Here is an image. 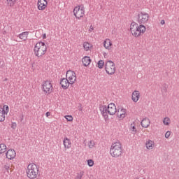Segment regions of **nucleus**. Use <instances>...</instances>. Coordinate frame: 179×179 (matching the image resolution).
<instances>
[{
	"label": "nucleus",
	"instance_id": "nucleus-1",
	"mask_svg": "<svg viewBox=\"0 0 179 179\" xmlns=\"http://www.w3.org/2000/svg\"><path fill=\"white\" fill-rule=\"evenodd\" d=\"M99 110L105 120H108V114L109 115H114L115 113L118 118L123 120V118H125V114L127 113V110L124 108H122L120 113V109L117 110V106L113 103H110L108 107L106 105H100Z\"/></svg>",
	"mask_w": 179,
	"mask_h": 179
},
{
	"label": "nucleus",
	"instance_id": "nucleus-2",
	"mask_svg": "<svg viewBox=\"0 0 179 179\" xmlns=\"http://www.w3.org/2000/svg\"><path fill=\"white\" fill-rule=\"evenodd\" d=\"M130 31L134 37H139L146 31V27L143 24H138L136 22H131L130 25Z\"/></svg>",
	"mask_w": 179,
	"mask_h": 179
},
{
	"label": "nucleus",
	"instance_id": "nucleus-3",
	"mask_svg": "<svg viewBox=\"0 0 179 179\" xmlns=\"http://www.w3.org/2000/svg\"><path fill=\"white\" fill-rule=\"evenodd\" d=\"M124 149L121 143H114L110 146V155L112 157L118 158L122 157Z\"/></svg>",
	"mask_w": 179,
	"mask_h": 179
},
{
	"label": "nucleus",
	"instance_id": "nucleus-4",
	"mask_svg": "<svg viewBox=\"0 0 179 179\" xmlns=\"http://www.w3.org/2000/svg\"><path fill=\"white\" fill-rule=\"evenodd\" d=\"M28 178L36 179L38 176V167L36 164H29L27 169Z\"/></svg>",
	"mask_w": 179,
	"mask_h": 179
},
{
	"label": "nucleus",
	"instance_id": "nucleus-5",
	"mask_svg": "<svg viewBox=\"0 0 179 179\" xmlns=\"http://www.w3.org/2000/svg\"><path fill=\"white\" fill-rule=\"evenodd\" d=\"M34 51L36 57H43L47 52V45L44 42H38L35 45Z\"/></svg>",
	"mask_w": 179,
	"mask_h": 179
},
{
	"label": "nucleus",
	"instance_id": "nucleus-6",
	"mask_svg": "<svg viewBox=\"0 0 179 179\" xmlns=\"http://www.w3.org/2000/svg\"><path fill=\"white\" fill-rule=\"evenodd\" d=\"M105 71L108 75H114L115 73V64L111 60L106 62L105 64Z\"/></svg>",
	"mask_w": 179,
	"mask_h": 179
},
{
	"label": "nucleus",
	"instance_id": "nucleus-7",
	"mask_svg": "<svg viewBox=\"0 0 179 179\" xmlns=\"http://www.w3.org/2000/svg\"><path fill=\"white\" fill-rule=\"evenodd\" d=\"M53 89L54 87H52V84L50 80L45 81L42 85V90L43 92H44L46 96H48V94H51V93H52Z\"/></svg>",
	"mask_w": 179,
	"mask_h": 179
},
{
	"label": "nucleus",
	"instance_id": "nucleus-8",
	"mask_svg": "<svg viewBox=\"0 0 179 179\" xmlns=\"http://www.w3.org/2000/svg\"><path fill=\"white\" fill-rule=\"evenodd\" d=\"M73 13L76 19H81V17H83V16H85L84 7L82 6L75 7L73 9Z\"/></svg>",
	"mask_w": 179,
	"mask_h": 179
},
{
	"label": "nucleus",
	"instance_id": "nucleus-9",
	"mask_svg": "<svg viewBox=\"0 0 179 179\" xmlns=\"http://www.w3.org/2000/svg\"><path fill=\"white\" fill-rule=\"evenodd\" d=\"M149 20V14L143 12H141L138 14V23L139 24H144V23H146Z\"/></svg>",
	"mask_w": 179,
	"mask_h": 179
},
{
	"label": "nucleus",
	"instance_id": "nucleus-10",
	"mask_svg": "<svg viewBox=\"0 0 179 179\" xmlns=\"http://www.w3.org/2000/svg\"><path fill=\"white\" fill-rule=\"evenodd\" d=\"M66 78L69 79L71 85H73L76 82V73L71 70L67 71Z\"/></svg>",
	"mask_w": 179,
	"mask_h": 179
},
{
	"label": "nucleus",
	"instance_id": "nucleus-11",
	"mask_svg": "<svg viewBox=\"0 0 179 179\" xmlns=\"http://www.w3.org/2000/svg\"><path fill=\"white\" fill-rule=\"evenodd\" d=\"M37 5L39 10H44L47 5H48V2L47 1V0H38Z\"/></svg>",
	"mask_w": 179,
	"mask_h": 179
},
{
	"label": "nucleus",
	"instance_id": "nucleus-12",
	"mask_svg": "<svg viewBox=\"0 0 179 179\" xmlns=\"http://www.w3.org/2000/svg\"><path fill=\"white\" fill-rule=\"evenodd\" d=\"M60 85H61L62 89L66 90L69 87V85H71V83L69 82V79L62 78L60 80Z\"/></svg>",
	"mask_w": 179,
	"mask_h": 179
},
{
	"label": "nucleus",
	"instance_id": "nucleus-13",
	"mask_svg": "<svg viewBox=\"0 0 179 179\" xmlns=\"http://www.w3.org/2000/svg\"><path fill=\"white\" fill-rule=\"evenodd\" d=\"M16 157V152L15 150H8L6 152V158L8 160H12V159H15Z\"/></svg>",
	"mask_w": 179,
	"mask_h": 179
},
{
	"label": "nucleus",
	"instance_id": "nucleus-14",
	"mask_svg": "<svg viewBox=\"0 0 179 179\" xmlns=\"http://www.w3.org/2000/svg\"><path fill=\"white\" fill-rule=\"evenodd\" d=\"M139 97H141V93L138 90H135L132 93L131 99L134 103H137L138 100H139Z\"/></svg>",
	"mask_w": 179,
	"mask_h": 179
},
{
	"label": "nucleus",
	"instance_id": "nucleus-15",
	"mask_svg": "<svg viewBox=\"0 0 179 179\" xmlns=\"http://www.w3.org/2000/svg\"><path fill=\"white\" fill-rule=\"evenodd\" d=\"M82 62L84 66H89L92 62V59H90V57L85 56L82 59Z\"/></svg>",
	"mask_w": 179,
	"mask_h": 179
},
{
	"label": "nucleus",
	"instance_id": "nucleus-16",
	"mask_svg": "<svg viewBox=\"0 0 179 179\" xmlns=\"http://www.w3.org/2000/svg\"><path fill=\"white\" fill-rule=\"evenodd\" d=\"M141 125L143 128H148L150 125V120L148 118L145 117L141 122Z\"/></svg>",
	"mask_w": 179,
	"mask_h": 179
},
{
	"label": "nucleus",
	"instance_id": "nucleus-17",
	"mask_svg": "<svg viewBox=\"0 0 179 179\" xmlns=\"http://www.w3.org/2000/svg\"><path fill=\"white\" fill-rule=\"evenodd\" d=\"M64 149H69L71 148V145H72V143L71 142V140L68 138V137H65L63 141Z\"/></svg>",
	"mask_w": 179,
	"mask_h": 179
},
{
	"label": "nucleus",
	"instance_id": "nucleus-18",
	"mask_svg": "<svg viewBox=\"0 0 179 179\" xmlns=\"http://www.w3.org/2000/svg\"><path fill=\"white\" fill-rule=\"evenodd\" d=\"M29 36V31L22 32V34H20L18 37L23 40L24 41H26L27 40V36Z\"/></svg>",
	"mask_w": 179,
	"mask_h": 179
},
{
	"label": "nucleus",
	"instance_id": "nucleus-19",
	"mask_svg": "<svg viewBox=\"0 0 179 179\" xmlns=\"http://www.w3.org/2000/svg\"><path fill=\"white\" fill-rule=\"evenodd\" d=\"M145 145L147 149L151 150L153 149V146H155V142H153L152 140H148Z\"/></svg>",
	"mask_w": 179,
	"mask_h": 179
},
{
	"label": "nucleus",
	"instance_id": "nucleus-20",
	"mask_svg": "<svg viewBox=\"0 0 179 179\" xmlns=\"http://www.w3.org/2000/svg\"><path fill=\"white\" fill-rule=\"evenodd\" d=\"M111 45H113V43H111V41L109 39L103 42V46L105 48H106V50H110V47H111Z\"/></svg>",
	"mask_w": 179,
	"mask_h": 179
},
{
	"label": "nucleus",
	"instance_id": "nucleus-21",
	"mask_svg": "<svg viewBox=\"0 0 179 179\" xmlns=\"http://www.w3.org/2000/svg\"><path fill=\"white\" fill-rule=\"evenodd\" d=\"M5 114L6 113H3L2 108H0V122H3V121H5Z\"/></svg>",
	"mask_w": 179,
	"mask_h": 179
},
{
	"label": "nucleus",
	"instance_id": "nucleus-22",
	"mask_svg": "<svg viewBox=\"0 0 179 179\" xmlns=\"http://www.w3.org/2000/svg\"><path fill=\"white\" fill-rule=\"evenodd\" d=\"M6 152V145L4 143L0 144V155Z\"/></svg>",
	"mask_w": 179,
	"mask_h": 179
},
{
	"label": "nucleus",
	"instance_id": "nucleus-23",
	"mask_svg": "<svg viewBox=\"0 0 179 179\" xmlns=\"http://www.w3.org/2000/svg\"><path fill=\"white\" fill-rule=\"evenodd\" d=\"M15 3H16V0H7L8 6H15Z\"/></svg>",
	"mask_w": 179,
	"mask_h": 179
},
{
	"label": "nucleus",
	"instance_id": "nucleus-24",
	"mask_svg": "<svg viewBox=\"0 0 179 179\" xmlns=\"http://www.w3.org/2000/svg\"><path fill=\"white\" fill-rule=\"evenodd\" d=\"M164 125H170V117H166L163 120Z\"/></svg>",
	"mask_w": 179,
	"mask_h": 179
},
{
	"label": "nucleus",
	"instance_id": "nucleus-25",
	"mask_svg": "<svg viewBox=\"0 0 179 179\" xmlns=\"http://www.w3.org/2000/svg\"><path fill=\"white\" fill-rule=\"evenodd\" d=\"M83 47L85 51H89V50H90V44H89L87 42H85L83 43Z\"/></svg>",
	"mask_w": 179,
	"mask_h": 179
},
{
	"label": "nucleus",
	"instance_id": "nucleus-26",
	"mask_svg": "<svg viewBox=\"0 0 179 179\" xmlns=\"http://www.w3.org/2000/svg\"><path fill=\"white\" fill-rule=\"evenodd\" d=\"M98 68H99V69H103V67L104 66V62L103 60H99L98 62Z\"/></svg>",
	"mask_w": 179,
	"mask_h": 179
},
{
	"label": "nucleus",
	"instance_id": "nucleus-27",
	"mask_svg": "<svg viewBox=\"0 0 179 179\" xmlns=\"http://www.w3.org/2000/svg\"><path fill=\"white\" fill-rule=\"evenodd\" d=\"M3 113L8 114L9 113V106L7 105H4L3 107L2 108Z\"/></svg>",
	"mask_w": 179,
	"mask_h": 179
},
{
	"label": "nucleus",
	"instance_id": "nucleus-28",
	"mask_svg": "<svg viewBox=\"0 0 179 179\" xmlns=\"http://www.w3.org/2000/svg\"><path fill=\"white\" fill-rule=\"evenodd\" d=\"M87 164L90 167H93V166L94 165V161H93V159H88Z\"/></svg>",
	"mask_w": 179,
	"mask_h": 179
},
{
	"label": "nucleus",
	"instance_id": "nucleus-29",
	"mask_svg": "<svg viewBox=\"0 0 179 179\" xmlns=\"http://www.w3.org/2000/svg\"><path fill=\"white\" fill-rule=\"evenodd\" d=\"M82 177H83V171H80L78 173L75 179H82Z\"/></svg>",
	"mask_w": 179,
	"mask_h": 179
},
{
	"label": "nucleus",
	"instance_id": "nucleus-30",
	"mask_svg": "<svg viewBox=\"0 0 179 179\" xmlns=\"http://www.w3.org/2000/svg\"><path fill=\"white\" fill-rule=\"evenodd\" d=\"M95 143L94 141H90V143H88V146L90 149H92L94 146Z\"/></svg>",
	"mask_w": 179,
	"mask_h": 179
},
{
	"label": "nucleus",
	"instance_id": "nucleus-31",
	"mask_svg": "<svg viewBox=\"0 0 179 179\" xmlns=\"http://www.w3.org/2000/svg\"><path fill=\"white\" fill-rule=\"evenodd\" d=\"M66 120H67V121H73V117H72V115H66L65 116Z\"/></svg>",
	"mask_w": 179,
	"mask_h": 179
},
{
	"label": "nucleus",
	"instance_id": "nucleus-32",
	"mask_svg": "<svg viewBox=\"0 0 179 179\" xmlns=\"http://www.w3.org/2000/svg\"><path fill=\"white\" fill-rule=\"evenodd\" d=\"M170 135H171V131H166L165 134V138H166V139H168V138H170Z\"/></svg>",
	"mask_w": 179,
	"mask_h": 179
},
{
	"label": "nucleus",
	"instance_id": "nucleus-33",
	"mask_svg": "<svg viewBox=\"0 0 179 179\" xmlns=\"http://www.w3.org/2000/svg\"><path fill=\"white\" fill-rule=\"evenodd\" d=\"M16 127H17V124H16V122H12L11 124V128L13 129H16Z\"/></svg>",
	"mask_w": 179,
	"mask_h": 179
},
{
	"label": "nucleus",
	"instance_id": "nucleus-34",
	"mask_svg": "<svg viewBox=\"0 0 179 179\" xmlns=\"http://www.w3.org/2000/svg\"><path fill=\"white\" fill-rule=\"evenodd\" d=\"M162 92L164 93H167V87H163Z\"/></svg>",
	"mask_w": 179,
	"mask_h": 179
},
{
	"label": "nucleus",
	"instance_id": "nucleus-35",
	"mask_svg": "<svg viewBox=\"0 0 179 179\" xmlns=\"http://www.w3.org/2000/svg\"><path fill=\"white\" fill-rule=\"evenodd\" d=\"M131 128L132 129L133 132H136V128H135V126H133V125L131 124Z\"/></svg>",
	"mask_w": 179,
	"mask_h": 179
},
{
	"label": "nucleus",
	"instance_id": "nucleus-36",
	"mask_svg": "<svg viewBox=\"0 0 179 179\" xmlns=\"http://www.w3.org/2000/svg\"><path fill=\"white\" fill-rule=\"evenodd\" d=\"M23 120H24L23 115H20V122H22V121H23Z\"/></svg>",
	"mask_w": 179,
	"mask_h": 179
},
{
	"label": "nucleus",
	"instance_id": "nucleus-37",
	"mask_svg": "<svg viewBox=\"0 0 179 179\" xmlns=\"http://www.w3.org/2000/svg\"><path fill=\"white\" fill-rule=\"evenodd\" d=\"M7 33H8V32L6 31V29H3V31H2V34H4V35H5V34H7Z\"/></svg>",
	"mask_w": 179,
	"mask_h": 179
},
{
	"label": "nucleus",
	"instance_id": "nucleus-38",
	"mask_svg": "<svg viewBox=\"0 0 179 179\" xmlns=\"http://www.w3.org/2000/svg\"><path fill=\"white\" fill-rule=\"evenodd\" d=\"M160 23L161 24H166V21H164V20H162Z\"/></svg>",
	"mask_w": 179,
	"mask_h": 179
},
{
	"label": "nucleus",
	"instance_id": "nucleus-39",
	"mask_svg": "<svg viewBox=\"0 0 179 179\" xmlns=\"http://www.w3.org/2000/svg\"><path fill=\"white\" fill-rule=\"evenodd\" d=\"M45 115H46V117H50V115H51V113L50 112H47L45 113Z\"/></svg>",
	"mask_w": 179,
	"mask_h": 179
},
{
	"label": "nucleus",
	"instance_id": "nucleus-40",
	"mask_svg": "<svg viewBox=\"0 0 179 179\" xmlns=\"http://www.w3.org/2000/svg\"><path fill=\"white\" fill-rule=\"evenodd\" d=\"M5 169H6V170H9V166H5V167H4Z\"/></svg>",
	"mask_w": 179,
	"mask_h": 179
},
{
	"label": "nucleus",
	"instance_id": "nucleus-41",
	"mask_svg": "<svg viewBox=\"0 0 179 179\" xmlns=\"http://www.w3.org/2000/svg\"><path fill=\"white\" fill-rule=\"evenodd\" d=\"M43 39H44V38H47V36H46L45 34H44L43 35Z\"/></svg>",
	"mask_w": 179,
	"mask_h": 179
},
{
	"label": "nucleus",
	"instance_id": "nucleus-42",
	"mask_svg": "<svg viewBox=\"0 0 179 179\" xmlns=\"http://www.w3.org/2000/svg\"><path fill=\"white\" fill-rule=\"evenodd\" d=\"M90 29H91L92 30H93V27H92V25L90 26Z\"/></svg>",
	"mask_w": 179,
	"mask_h": 179
},
{
	"label": "nucleus",
	"instance_id": "nucleus-43",
	"mask_svg": "<svg viewBox=\"0 0 179 179\" xmlns=\"http://www.w3.org/2000/svg\"><path fill=\"white\" fill-rule=\"evenodd\" d=\"M8 80V78H5V80Z\"/></svg>",
	"mask_w": 179,
	"mask_h": 179
},
{
	"label": "nucleus",
	"instance_id": "nucleus-44",
	"mask_svg": "<svg viewBox=\"0 0 179 179\" xmlns=\"http://www.w3.org/2000/svg\"><path fill=\"white\" fill-rule=\"evenodd\" d=\"M135 179H139V178H135Z\"/></svg>",
	"mask_w": 179,
	"mask_h": 179
}]
</instances>
